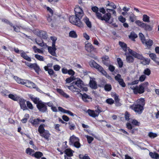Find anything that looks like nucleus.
I'll return each instance as SVG.
<instances>
[{
    "mask_svg": "<svg viewBox=\"0 0 159 159\" xmlns=\"http://www.w3.org/2000/svg\"><path fill=\"white\" fill-rule=\"evenodd\" d=\"M150 57L154 61H156L157 60V58L156 57V55L154 53H150L149 55Z\"/></svg>",
    "mask_w": 159,
    "mask_h": 159,
    "instance_id": "nucleus-54",
    "label": "nucleus"
},
{
    "mask_svg": "<svg viewBox=\"0 0 159 159\" xmlns=\"http://www.w3.org/2000/svg\"><path fill=\"white\" fill-rule=\"evenodd\" d=\"M14 79L18 84L25 85L26 87L30 88H36V86L35 84L30 80L22 79L16 76H14Z\"/></svg>",
    "mask_w": 159,
    "mask_h": 159,
    "instance_id": "nucleus-2",
    "label": "nucleus"
},
{
    "mask_svg": "<svg viewBox=\"0 0 159 159\" xmlns=\"http://www.w3.org/2000/svg\"><path fill=\"white\" fill-rule=\"evenodd\" d=\"M33 48L35 53H43V50L38 48L36 46H34Z\"/></svg>",
    "mask_w": 159,
    "mask_h": 159,
    "instance_id": "nucleus-39",
    "label": "nucleus"
},
{
    "mask_svg": "<svg viewBox=\"0 0 159 159\" xmlns=\"http://www.w3.org/2000/svg\"><path fill=\"white\" fill-rule=\"evenodd\" d=\"M146 78V76L144 75H141L139 79V81L142 82L144 81Z\"/></svg>",
    "mask_w": 159,
    "mask_h": 159,
    "instance_id": "nucleus-61",
    "label": "nucleus"
},
{
    "mask_svg": "<svg viewBox=\"0 0 159 159\" xmlns=\"http://www.w3.org/2000/svg\"><path fill=\"white\" fill-rule=\"evenodd\" d=\"M115 9H111L109 8H107L106 11L107 12L109 11H111L112 13V14L114 16H116V11L114 10Z\"/></svg>",
    "mask_w": 159,
    "mask_h": 159,
    "instance_id": "nucleus-53",
    "label": "nucleus"
},
{
    "mask_svg": "<svg viewBox=\"0 0 159 159\" xmlns=\"http://www.w3.org/2000/svg\"><path fill=\"white\" fill-rule=\"evenodd\" d=\"M148 85V83L147 82H145L140 84L139 87L137 86L136 90L134 91V93L141 94L143 93L144 91V89L147 87Z\"/></svg>",
    "mask_w": 159,
    "mask_h": 159,
    "instance_id": "nucleus-7",
    "label": "nucleus"
},
{
    "mask_svg": "<svg viewBox=\"0 0 159 159\" xmlns=\"http://www.w3.org/2000/svg\"><path fill=\"white\" fill-rule=\"evenodd\" d=\"M9 93V91L7 90H2L1 92V93L2 96H7L8 95V94Z\"/></svg>",
    "mask_w": 159,
    "mask_h": 159,
    "instance_id": "nucleus-58",
    "label": "nucleus"
},
{
    "mask_svg": "<svg viewBox=\"0 0 159 159\" xmlns=\"http://www.w3.org/2000/svg\"><path fill=\"white\" fill-rule=\"evenodd\" d=\"M151 71L149 68H146L143 71V73L144 75L149 76L150 75Z\"/></svg>",
    "mask_w": 159,
    "mask_h": 159,
    "instance_id": "nucleus-46",
    "label": "nucleus"
},
{
    "mask_svg": "<svg viewBox=\"0 0 159 159\" xmlns=\"http://www.w3.org/2000/svg\"><path fill=\"white\" fill-rule=\"evenodd\" d=\"M148 48H150L153 44V41L150 39H145L144 42L142 43Z\"/></svg>",
    "mask_w": 159,
    "mask_h": 159,
    "instance_id": "nucleus-18",
    "label": "nucleus"
},
{
    "mask_svg": "<svg viewBox=\"0 0 159 159\" xmlns=\"http://www.w3.org/2000/svg\"><path fill=\"white\" fill-rule=\"evenodd\" d=\"M117 61L119 67H121L123 65V62L122 60L120 58H119L117 59Z\"/></svg>",
    "mask_w": 159,
    "mask_h": 159,
    "instance_id": "nucleus-57",
    "label": "nucleus"
},
{
    "mask_svg": "<svg viewBox=\"0 0 159 159\" xmlns=\"http://www.w3.org/2000/svg\"><path fill=\"white\" fill-rule=\"evenodd\" d=\"M8 97L11 99L16 101L17 100L18 97L16 95H13L12 94H10L8 95Z\"/></svg>",
    "mask_w": 159,
    "mask_h": 159,
    "instance_id": "nucleus-41",
    "label": "nucleus"
},
{
    "mask_svg": "<svg viewBox=\"0 0 159 159\" xmlns=\"http://www.w3.org/2000/svg\"><path fill=\"white\" fill-rule=\"evenodd\" d=\"M34 57L36 58L37 60L40 61H43L44 60L43 57L41 56L40 55L38 54H35L34 56Z\"/></svg>",
    "mask_w": 159,
    "mask_h": 159,
    "instance_id": "nucleus-49",
    "label": "nucleus"
},
{
    "mask_svg": "<svg viewBox=\"0 0 159 159\" xmlns=\"http://www.w3.org/2000/svg\"><path fill=\"white\" fill-rule=\"evenodd\" d=\"M136 16L134 14H131L129 16L130 20L131 22H134L136 19Z\"/></svg>",
    "mask_w": 159,
    "mask_h": 159,
    "instance_id": "nucleus-47",
    "label": "nucleus"
},
{
    "mask_svg": "<svg viewBox=\"0 0 159 159\" xmlns=\"http://www.w3.org/2000/svg\"><path fill=\"white\" fill-rule=\"evenodd\" d=\"M69 36L70 37L73 38H76L78 35L75 31L71 30L69 33Z\"/></svg>",
    "mask_w": 159,
    "mask_h": 159,
    "instance_id": "nucleus-30",
    "label": "nucleus"
},
{
    "mask_svg": "<svg viewBox=\"0 0 159 159\" xmlns=\"http://www.w3.org/2000/svg\"><path fill=\"white\" fill-rule=\"evenodd\" d=\"M144 101V98H140L138 99L133 105L130 106V107L137 113L141 114L143 110V107L145 104Z\"/></svg>",
    "mask_w": 159,
    "mask_h": 159,
    "instance_id": "nucleus-1",
    "label": "nucleus"
},
{
    "mask_svg": "<svg viewBox=\"0 0 159 159\" xmlns=\"http://www.w3.org/2000/svg\"><path fill=\"white\" fill-rule=\"evenodd\" d=\"M20 105L21 108L23 110H25L27 109L25 104V100L21 99L20 101Z\"/></svg>",
    "mask_w": 159,
    "mask_h": 159,
    "instance_id": "nucleus-25",
    "label": "nucleus"
},
{
    "mask_svg": "<svg viewBox=\"0 0 159 159\" xmlns=\"http://www.w3.org/2000/svg\"><path fill=\"white\" fill-rule=\"evenodd\" d=\"M30 98L35 104H38L41 102L39 101V99L38 98H34L33 96H31Z\"/></svg>",
    "mask_w": 159,
    "mask_h": 159,
    "instance_id": "nucleus-38",
    "label": "nucleus"
},
{
    "mask_svg": "<svg viewBox=\"0 0 159 159\" xmlns=\"http://www.w3.org/2000/svg\"><path fill=\"white\" fill-rule=\"evenodd\" d=\"M57 49L55 46L52 45V46L48 47V50L49 52L54 57H57V54L56 53V51Z\"/></svg>",
    "mask_w": 159,
    "mask_h": 159,
    "instance_id": "nucleus-17",
    "label": "nucleus"
},
{
    "mask_svg": "<svg viewBox=\"0 0 159 159\" xmlns=\"http://www.w3.org/2000/svg\"><path fill=\"white\" fill-rule=\"evenodd\" d=\"M75 14L76 16H79L81 18L84 15L83 11L82 8L78 6H76L74 8Z\"/></svg>",
    "mask_w": 159,
    "mask_h": 159,
    "instance_id": "nucleus-11",
    "label": "nucleus"
},
{
    "mask_svg": "<svg viewBox=\"0 0 159 159\" xmlns=\"http://www.w3.org/2000/svg\"><path fill=\"white\" fill-rule=\"evenodd\" d=\"M85 49L88 52H91L94 50V48L91 43L87 41L85 42Z\"/></svg>",
    "mask_w": 159,
    "mask_h": 159,
    "instance_id": "nucleus-15",
    "label": "nucleus"
},
{
    "mask_svg": "<svg viewBox=\"0 0 159 159\" xmlns=\"http://www.w3.org/2000/svg\"><path fill=\"white\" fill-rule=\"evenodd\" d=\"M80 93L81 95L82 99L84 102H89L92 101V98L90 96L88 95L86 93H83V94Z\"/></svg>",
    "mask_w": 159,
    "mask_h": 159,
    "instance_id": "nucleus-14",
    "label": "nucleus"
},
{
    "mask_svg": "<svg viewBox=\"0 0 159 159\" xmlns=\"http://www.w3.org/2000/svg\"><path fill=\"white\" fill-rule=\"evenodd\" d=\"M105 90L107 91H109L111 90V85L108 84H106L104 86Z\"/></svg>",
    "mask_w": 159,
    "mask_h": 159,
    "instance_id": "nucleus-50",
    "label": "nucleus"
},
{
    "mask_svg": "<svg viewBox=\"0 0 159 159\" xmlns=\"http://www.w3.org/2000/svg\"><path fill=\"white\" fill-rule=\"evenodd\" d=\"M142 20L145 22H150V17L146 15H144L143 16Z\"/></svg>",
    "mask_w": 159,
    "mask_h": 159,
    "instance_id": "nucleus-44",
    "label": "nucleus"
},
{
    "mask_svg": "<svg viewBox=\"0 0 159 159\" xmlns=\"http://www.w3.org/2000/svg\"><path fill=\"white\" fill-rule=\"evenodd\" d=\"M119 44L120 46L122 48L123 50L126 52H127V50L134 57L137 58L139 59H141L142 58V55L139 54L137 53L136 52L133 51L131 49L127 48L126 44L124 43L120 42Z\"/></svg>",
    "mask_w": 159,
    "mask_h": 159,
    "instance_id": "nucleus-3",
    "label": "nucleus"
},
{
    "mask_svg": "<svg viewBox=\"0 0 159 159\" xmlns=\"http://www.w3.org/2000/svg\"><path fill=\"white\" fill-rule=\"evenodd\" d=\"M83 20L89 27L90 28L91 27V23L89 21V19L87 17H85L84 18Z\"/></svg>",
    "mask_w": 159,
    "mask_h": 159,
    "instance_id": "nucleus-32",
    "label": "nucleus"
},
{
    "mask_svg": "<svg viewBox=\"0 0 159 159\" xmlns=\"http://www.w3.org/2000/svg\"><path fill=\"white\" fill-rule=\"evenodd\" d=\"M101 111L99 109H98L95 111H93L90 109H89L87 111V113L90 116L95 117L98 116L99 113L101 112Z\"/></svg>",
    "mask_w": 159,
    "mask_h": 159,
    "instance_id": "nucleus-12",
    "label": "nucleus"
},
{
    "mask_svg": "<svg viewBox=\"0 0 159 159\" xmlns=\"http://www.w3.org/2000/svg\"><path fill=\"white\" fill-rule=\"evenodd\" d=\"M135 23L139 26L144 28L147 31H151L152 30V27L150 25L143 23L139 20H136Z\"/></svg>",
    "mask_w": 159,
    "mask_h": 159,
    "instance_id": "nucleus-6",
    "label": "nucleus"
},
{
    "mask_svg": "<svg viewBox=\"0 0 159 159\" xmlns=\"http://www.w3.org/2000/svg\"><path fill=\"white\" fill-rule=\"evenodd\" d=\"M43 156V154L42 152H37L34 154L33 156L37 158H39Z\"/></svg>",
    "mask_w": 159,
    "mask_h": 159,
    "instance_id": "nucleus-36",
    "label": "nucleus"
},
{
    "mask_svg": "<svg viewBox=\"0 0 159 159\" xmlns=\"http://www.w3.org/2000/svg\"><path fill=\"white\" fill-rule=\"evenodd\" d=\"M95 68L97 69L103 75H106L107 74L106 72L103 70L102 67L100 66L98 64Z\"/></svg>",
    "mask_w": 159,
    "mask_h": 159,
    "instance_id": "nucleus-33",
    "label": "nucleus"
},
{
    "mask_svg": "<svg viewBox=\"0 0 159 159\" xmlns=\"http://www.w3.org/2000/svg\"><path fill=\"white\" fill-rule=\"evenodd\" d=\"M129 39L132 40L134 41L135 39L137 37V35L134 32H131L130 35L129 36Z\"/></svg>",
    "mask_w": 159,
    "mask_h": 159,
    "instance_id": "nucleus-37",
    "label": "nucleus"
},
{
    "mask_svg": "<svg viewBox=\"0 0 159 159\" xmlns=\"http://www.w3.org/2000/svg\"><path fill=\"white\" fill-rule=\"evenodd\" d=\"M36 34L38 36L40 37L41 39H46L47 38L46 32L43 31H38Z\"/></svg>",
    "mask_w": 159,
    "mask_h": 159,
    "instance_id": "nucleus-19",
    "label": "nucleus"
},
{
    "mask_svg": "<svg viewBox=\"0 0 159 159\" xmlns=\"http://www.w3.org/2000/svg\"><path fill=\"white\" fill-rule=\"evenodd\" d=\"M106 6H109L113 9H116V6L112 2H108L107 3L106 5Z\"/></svg>",
    "mask_w": 159,
    "mask_h": 159,
    "instance_id": "nucleus-40",
    "label": "nucleus"
},
{
    "mask_svg": "<svg viewBox=\"0 0 159 159\" xmlns=\"http://www.w3.org/2000/svg\"><path fill=\"white\" fill-rule=\"evenodd\" d=\"M148 136L151 138H154L157 136V134L152 132H150L148 134Z\"/></svg>",
    "mask_w": 159,
    "mask_h": 159,
    "instance_id": "nucleus-51",
    "label": "nucleus"
},
{
    "mask_svg": "<svg viewBox=\"0 0 159 159\" xmlns=\"http://www.w3.org/2000/svg\"><path fill=\"white\" fill-rule=\"evenodd\" d=\"M27 105V107L30 109H33V107L32 103L29 101H27L26 102Z\"/></svg>",
    "mask_w": 159,
    "mask_h": 159,
    "instance_id": "nucleus-64",
    "label": "nucleus"
},
{
    "mask_svg": "<svg viewBox=\"0 0 159 159\" xmlns=\"http://www.w3.org/2000/svg\"><path fill=\"white\" fill-rule=\"evenodd\" d=\"M44 126L45 125L44 124H41L39 126L38 131L40 134H42V133L45 130L44 128Z\"/></svg>",
    "mask_w": 159,
    "mask_h": 159,
    "instance_id": "nucleus-35",
    "label": "nucleus"
},
{
    "mask_svg": "<svg viewBox=\"0 0 159 159\" xmlns=\"http://www.w3.org/2000/svg\"><path fill=\"white\" fill-rule=\"evenodd\" d=\"M98 19L102 20H104L106 22H108L109 20L111 19V16L110 13L108 12V13H105L103 16L102 14H98Z\"/></svg>",
    "mask_w": 159,
    "mask_h": 159,
    "instance_id": "nucleus-10",
    "label": "nucleus"
},
{
    "mask_svg": "<svg viewBox=\"0 0 159 159\" xmlns=\"http://www.w3.org/2000/svg\"><path fill=\"white\" fill-rule=\"evenodd\" d=\"M79 139L74 135L70 137L69 139V143L75 147L79 148L80 147V144L79 142Z\"/></svg>",
    "mask_w": 159,
    "mask_h": 159,
    "instance_id": "nucleus-5",
    "label": "nucleus"
},
{
    "mask_svg": "<svg viewBox=\"0 0 159 159\" xmlns=\"http://www.w3.org/2000/svg\"><path fill=\"white\" fill-rule=\"evenodd\" d=\"M37 106L39 110L42 112H45L47 110L46 104L42 102L37 104Z\"/></svg>",
    "mask_w": 159,
    "mask_h": 159,
    "instance_id": "nucleus-13",
    "label": "nucleus"
},
{
    "mask_svg": "<svg viewBox=\"0 0 159 159\" xmlns=\"http://www.w3.org/2000/svg\"><path fill=\"white\" fill-rule=\"evenodd\" d=\"M125 55L126 56V60L127 62L130 63L133 62L134 59L132 56L128 55L127 52H125Z\"/></svg>",
    "mask_w": 159,
    "mask_h": 159,
    "instance_id": "nucleus-26",
    "label": "nucleus"
},
{
    "mask_svg": "<svg viewBox=\"0 0 159 159\" xmlns=\"http://www.w3.org/2000/svg\"><path fill=\"white\" fill-rule=\"evenodd\" d=\"M68 124L69 125V128L71 130H73L75 128V126L74 124L70 122L68 123Z\"/></svg>",
    "mask_w": 159,
    "mask_h": 159,
    "instance_id": "nucleus-60",
    "label": "nucleus"
},
{
    "mask_svg": "<svg viewBox=\"0 0 159 159\" xmlns=\"http://www.w3.org/2000/svg\"><path fill=\"white\" fill-rule=\"evenodd\" d=\"M39 118L30 119V122L34 125H36L39 124Z\"/></svg>",
    "mask_w": 159,
    "mask_h": 159,
    "instance_id": "nucleus-34",
    "label": "nucleus"
},
{
    "mask_svg": "<svg viewBox=\"0 0 159 159\" xmlns=\"http://www.w3.org/2000/svg\"><path fill=\"white\" fill-rule=\"evenodd\" d=\"M89 65L91 67L96 68L98 64L93 60H91L89 62Z\"/></svg>",
    "mask_w": 159,
    "mask_h": 159,
    "instance_id": "nucleus-43",
    "label": "nucleus"
},
{
    "mask_svg": "<svg viewBox=\"0 0 159 159\" xmlns=\"http://www.w3.org/2000/svg\"><path fill=\"white\" fill-rule=\"evenodd\" d=\"M20 54L21 56L24 59L29 61H31V58L29 57L24 51L21 50L20 51Z\"/></svg>",
    "mask_w": 159,
    "mask_h": 159,
    "instance_id": "nucleus-21",
    "label": "nucleus"
},
{
    "mask_svg": "<svg viewBox=\"0 0 159 159\" xmlns=\"http://www.w3.org/2000/svg\"><path fill=\"white\" fill-rule=\"evenodd\" d=\"M79 88L80 90L83 91H87L88 90V89L86 87L84 84L83 82L80 79L77 80L76 81L73 82Z\"/></svg>",
    "mask_w": 159,
    "mask_h": 159,
    "instance_id": "nucleus-8",
    "label": "nucleus"
},
{
    "mask_svg": "<svg viewBox=\"0 0 159 159\" xmlns=\"http://www.w3.org/2000/svg\"><path fill=\"white\" fill-rule=\"evenodd\" d=\"M45 70L46 71H48V74L50 75L51 76L54 75V73L53 70L52 69H49Z\"/></svg>",
    "mask_w": 159,
    "mask_h": 159,
    "instance_id": "nucleus-55",
    "label": "nucleus"
},
{
    "mask_svg": "<svg viewBox=\"0 0 159 159\" xmlns=\"http://www.w3.org/2000/svg\"><path fill=\"white\" fill-rule=\"evenodd\" d=\"M76 66L77 68L81 69V73H84L85 75L87 74V71L84 70L83 67L80 65L77 64Z\"/></svg>",
    "mask_w": 159,
    "mask_h": 159,
    "instance_id": "nucleus-42",
    "label": "nucleus"
},
{
    "mask_svg": "<svg viewBox=\"0 0 159 159\" xmlns=\"http://www.w3.org/2000/svg\"><path fill=\"white\" fill-rule=\"evenodd\" d=\"M60 126V125L59 124H55L54 125V129H55L56 131L58 132L60 131V129L59 128Z\"/></svg>",
    "mask_w": 159,
    "mask_h": 159,
    "instance_id": "nucleus-59",
    "label": "nucleus"
},
{
    "mask_svg": "<svg viewBox=\"0 0 159 159\" xmlns=\"http://www.w3.org/2000/svg\"><path fill=\"white\" fill-rule=\"evenodd\" d=\"M85 137L87 139L88 143H90L93 140V138L90 136L88 135H85Z\"/></svg>",
    "mask_w": 159,
    "mask_h": 159,
    "instance_id": "nucleus-48",
    "label": "nucleus"
},
{
    "mask_svg": "<svg viewBox=\"0 0 159 159\" xmlns=\"http://www.w3.org/2000/svg\"><path fill=\"white\" fill-rule=\"evenodd\" d=\"M57 91L61 95L66 98H69V96L66 93L64 92L62 90L58 89H57Z\"/></svg>",
    "mask_w": 159,
    "mask_h": 159,
    "instance_id": "nucleus-27",
    "label": "nucleus"
},
{
    "mask_svg": "<svg viewBox=\"0 0 159 159\" xmlns=\"http://www.w3.org/2000/svg\"><path fill=\"white\" fill-rule=\"evenodd\" d=\"M89 85L90 87L92 89H95L97 88V85L94 78L90 77Z\"/></svg>",
    "mask_w": 159,
    "mask_h": 159,
    "instance_id": "nucleus-20",
    "label": "nucleus"
},
{
    "mask_svg": "<svg viewBox=\"0 0 159 159\" xmlns=\"http://www.w3.org/2000/svg\"><path fill=\"white\" fill-rule=\"evenodd\" d=\"M91 9L93 12L95 13L97 17L98 18V14H101V13L98 12L99 8L97 7L94 6L92 7H91Z\"/></svg>",
    "mask_w": 159,
    "mask_h": 159,
    "instance_id": "nucleus-31",
    "label": "nucleus"
},
{
    "mask_svg": "<svg viewBox=\"0 0 159 159\" xmlns=\"http://www.w3.org/2000/svg\"><path fill=\"white\" fill-rule=\"evenodd\" d=\"M81 19L79 16H76V15L72 16L70 17L69 20L70 23L74 24L80 28L83 27V24L80 21Z\"/></svg>",
    "mask_w": 159,
    "mask_h": 159,
    "instance_id": "nucleus-4",
    "label": "nucleus"
},
{
    "mask_svg": "<svg viewBox=\"0 0 159 159\" xmlns=\"http://www.w3.org/2000/svg\"><path fill=\"white\" fill-rule=\"evenodd\" d=\"M25 63L26 66H28L30 68L33 69L35 72L38 74H39L41 70L39 66L36 63H31L27 62H25Z\"/></svg>",
    "mask_w": 159,
    "mask_h": 159,
    "instance_id": "nucleus-9",
    "label": "nucleus"
},
{
    "mask_svg": "<svg viewBox=\"0 0 159 159\" xmlns=\"http://www.w3.org/2000/svg\"><path fill=\"white\" fill-rule=\"evenodd\" d=\"M131 122L132 124L135 125H139L140 124L139 122L134 119Z\"/></svg>",
    "mask_w": 159,
    "mask_h": 159,
    "instance_id": "nucleus-63",
    "label": "nucleus"
},
{
    "mask_svg": "<svg viewBox=\"0 0 159 159\" xmlns=\"http://www.w3.org/2000/svg\"><path fill=\"white\" fill-rule=\"evenodd\" d=\"M74 151L68 148L66 149L65 152V153L66 155L69 157H71L73 155V153Z\"/></svg>",
    "mask_w": 159,
    "mask_h": 159,
    "instance_id": "nucleus-29",
    "label": "nucleus"
},
{
    "mask_svg": "<svg viewBox=\"0 0 159 159\" xmlns=\"http://www.w3.org/2000/svg\"><path fill=\"white\" fill-rule=\"evenodd\" d=\"M118 20L120 21L122 23L124 22L126 20L125 18L122 16H119L118 17Z\"/></svg>",
    "mask_w": 159,
    "mask_h": 159,
    "instance_id": "nucleus-62",
    "label": "nucleus"
},
{
    "mask_svg": "<svg viewBox=\"0 0 159 159\" xmlns=\"http://www.w3.org/2000/svg\"><path fill=\"white\" fill-rule=\"evenodd\" d=\"M137 86H135L134 85L128 83V87L133 90L134 93V91L136 90Z\"/></svg>",
    "mask_w": 159,
    "mask_h": 159,
    "instance_id": "nucleus-52",
    "label": "nucleus"
},
{
    "mask_svg": "<svg viewBox=\"0 0 159 159\" xmlns=\"http://www.w3.org/2000/svg\"><path fill=\"white\" fill-rule=\"evenodd\" d=\"M40 135L41 136L44 137L47 140H48L50 134L48 130H45L42 134H41Z\"/></svg>",
    "mask_w": 159,
    "mask_h": 159,
    "instance_id": "nucleus-24",
    "label": "nucleus"
},
{
    "mask_svg": "<svg viewBox=\"0 0 159 159\" xmlns=\"http://www.w3.org/2000/svg\"><path fill=\"white\" fill-rule=\"evenodd\" d=\"M34 152V150L29 148H27L26 150V153L27 154L32 155V156H33V155L34 154L33 153Z\"/></svg>",
    "mask_w": 159,
    "mask_h": 159,
    "instance_id": "nucleus-45",
    "label": "nucleus"
},
{
    "mask_svg": "<svg viewBox=\"0 0 159 159\" xmlns=\"http://www.w3.org/2000/svg\"><path fill=\"white\" fill-rule=\"evenodd\" d=\"M115 79L118 81L122 87L125 86V84L123 80L121 78V76L120 75L117 74L115 77Z\"/></svg>",
    "mask_w": 159,
    "mask_h": 159,
    "instance_id": "nucleus-16",
    "label": "nucleus"
},
{
    "mask_svg": "<svg viewBox=\"0 0 159 159\" xmlns=\"http://www.w3.org/2000/svg\"><path fill=\"white\" fill-rule=\"evenodd\" d=\"M42 39L41 38L40 39L38 38L36 39H35V40L36 43L41 47H43L45 46L47 47V46L46 45V44L43 43Z\"/></svg>",
    "mask_w": 159,
    "mask_h": 159,
    "instance_id": "nucleus-23",
    "label": "nucleus"
},
{
    "mask_svg": "<svg viewBox=\"0 0 159 159\" xmlns=\"http://www.w3.org/2000/svg\"><path fill=\"white\" fill-rule=\"evenodd\" d=\"M67 87L69 90L73 92L79 93L81 91L80 89L76 88L74 85L67 86Z\"/></svg>",
    "mask_w": 159,
    "mask_h": 159,
    "instance_id": "nucleus-22",
    "label": "nucleus"
},
{
    "mask_svg": "<svg viewBox=\"0 0 159 159\" xmlns=\"http://www.w3.org/2000/svg\"><path fill=\"white\" fill-rule=\"evenodd\" d=\"M149 155L153 159H159V155L155 152H150L149 153Z\"/></svg>",
    "mask_w": 159,
    "mask_h": 159,
    "instance_id": "nucleus-28",
    "label": "nucleus"
},
{
    "mask_svg": "<svg viewBox=\"0 0 159 159\" xmlns=\"http://www.w3.org/2000/svg\"><path fill=\"white\" fill-rule=\"evenodd\" d=\"M139 36L141 39L142 43H143L144 40L145 39L144 36L142 33H140L139 34Z\"/></svg>",
    "mask_w": 159,
    "mask_h": 159,
    "instance_id": "nucleus-56",
    "label": "nucleus"
}]
</instances>
